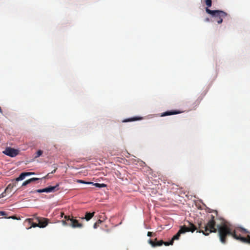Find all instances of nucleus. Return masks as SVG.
Listing matches in <instances>:
<instances>
[{"instance_id": "13", "label": "nucleus", "mask_w": 250, "mask_h": 250, "mask_svg": "<svg viewBox=\"0 0 250 250\" xmlns=\"http://www.w3.org/2000/svg\"><path fill=\"white\" fill-rule=\"evenodd\" d=\"M39 180H40V178H30V179H29L24 181L22 183V186H25L31 183L32 182L38 181Z\"/></svg>"}, {"instance_id": "3", "label": "nucleus", "mask_w": 250, "mask_h": 250, "mask_svg": "<svg viewBox=\"0 0 250 250\" xmlns=\"http://www.w3.org/2000/svg\"><path fill=\"white\" fill-rule=\"evenodd\" d=\"M206 11L208 14L210 15L218 24H221L223 22V19L228 16L226 12L222 10H211L209 8H206Z\"/></svg>"}, {"instance_id": "8", "label": "nucleus", "mask_w": 250, "mask_h": 250, "mask_svg": "<svg viewBox=\"0 0 250 250\" xmlns=\"http://www.w3.org/2000/svg\"><path fill=\"white\" fill-rule=\"evenodd\" d=\"M36 220L38 222V224H41V225H44V227L48 225L49 222V219L43 217H37Z\"/></svg>"}, {"instance_id": "19", "label": "nucleus", "mask_w": 250, "mask_h": 250, "mask_svg": "<svg viewBox=\"0 0 250 250\" xmlns=\"http://www.w3.org/2000/svg\"><path fill=\"white\" fill-rule=\"evenodd\" d=\"M205 2L206 5L207 6V8H208V7H211V4H212V0H205Z\"/></svg>"}, {"instance_id": "4", "label": "nucleus", "mask_w": 250, "mask_h": 250, "mask_svg": "<svg viewBox=\"0 0 250 250\" xmlns=\"http://www.w3.org/2000/svg\"><path fill=\"white\" fill-rule=\"evenodd\" d=\"M188 226L186 227L185 225L182 226L180 227V229L178 231V232L173 236L172 238V241L174 242V240H178L181 234L185 233L186 232L191 231L193 232L197 228L194 226V225L189 222H188Z\"/></svg>"}, {"instance_id": "22", "label": "nucleus", "mask_w": 250, "mask_h": 250, "mask_svg": "<svg viewBox=\"0 0 250 250\" xmlns=\"http://www.w3.org/2000/svg\"><path fill=\"white\" fill-rule=\"evenodd\" d=\"M173 244V242L171 240V241L169 242H164L163 244H164L166 246H168L169 245H172Z\"/></svg>"}, {"instance_id": "31", "label": "nucleus", "mask_w": 250, "mask_h": 250, "mask_svg": "<svg viewBox=\"0 0 250 250\" xmlns=\"http://www.w3.org/2000/svg\"><path fill=\"white\" fill-rule=\"evenodd\" d=\"M63 215H64V213L63 212H61V217H62Z\"/></svg>"}, {"instance_id": "14", "label": "nucleus", "mask_w": 250, "mask_h": 250, "mask_svg": "<svg viewBox=\"0 0 250 250\" xmlns=\"http://www.w3.org/2000/svg\"><path fill=\"white\" fill-rule=\"evenodd\" d=\"M95 212H93L92 213L90 212H86L85 217H83L82 219H85L86 221H89L90 219H91L93 216L94 215Z\"/></svg>"}, {"instance_id": "28", "label": "nucleus", "mask_w": 250, "mask_h": 250, "mask_svg": "<svg viewBox=\"0 0 250 250\" xmlns=\"http://www.w3.org/2000/svg\"><path fill=\"white\" fill-rule=\"evenodd\" d=\"M57 169V167H56V168H55V169H54V170H53V171L51 172V173H55V172H56V169Z\"/></svg>"}, {"instance_id": "9", "label": "nucleus", "mask_w": 250, "mask_h": 250, "mask_svg": "<svg viewBox=\"0 0 250 250\" xmlns=\"http://www.w3.org/2000/svg\"><path fill=\"white\" fill-rule=\"evenodd\" d=\"M149 244H150L152 247H158V246H161L162 245H163L164 241L163 240H160L157 241V239L156 238L155 239V241H153L152 240L149 239L148 241Z\"/></svg>"}, {"instance_id": "18", "label": "nucleus", "mask_w": 250, "mask_h": 250, "mask_svg": "<svg viewBox=\"0 0 250 250\" xmlns=\"http://www.w3.org/2000/svg\"><path fill=\"white\" fill-rule=\"evenodd\" d=\"M77 182L78 183L85 184H88V185L93 184V183L91 182H85V181H83L82 180H78Z\"/></svg>"}, {"instance_id": "12", "label": "nucleus", "mask_w": 250, "mask_h": 250, "mask_svg": "<svg viewBox=\"0 0 250 250\" xmlns=\"http://www.w3.org/2000/svg\"><path fill=\"white\" fill-rule=\"evenodd\" d=\"M26 221H28L29 222V224H31V226L29 228V229H30L32 227H33V228H35V227H39V228H44V225H41V224H38V223H34L32 222L33 221V219L32 218H29V219H27L26 220Z\"/></svg>"}, {"instance_id": "17", "label": "nucleus", "mask_w": 250, "mask_h": 250, "mask_svg": "<svg viewBox=\"0 0 250 250\" xmlns=\"http://www.w3.org/2000/svg\"><path fill=\"white\" fill-rule=\"evenodd\" d=\"M92 185L95 186V187L99 188H104L106 186V185L104 184H99V183L94 184L93 183Z\"/></svg>"}, {"instance_id": "16", "label": "nucleus", "mask_w": 250, "mask_h": 250, "mask_svg": "<svg viewBox=\"0 0 250 250\" xmlns=\"http://www.w3.org/2000/svg\"><path fill=\"white\" fill-rule=\"evenodd\" d=\"M27 176L26 172L21 173L20 176L15 179L16 181H19L23 180Z\"/></svg>"}, {"instance_id": "5", "label": "nucleus", "mask_w": 250, "mask_h": 250, "mask_svg": "<svg viewBox=\"0 0 250 250\" xmlns=\"http://www.w3.org/2000/svg\"><path fill=\"white\" fill-rule=\"evenodd\" d=\"M64 219H66L68 222H70L69 223V226L73 228H81L83 226V224L79 223L78 221L73 217L71 218L69 215H64Z\"/></svg>"}, {"instance_id": "7", "label": "nucleus", "mask_w": 250, "mask_h": 250, "mask_svg": "<svg viewBox=\"0 0 250 250\" xmlns=\"http://www.w3.org/2000/svg\"><path fill=\"white\" fill-rule=\"evenodd\" d=\"M59 186V184H57L55 186H50L47 188H45L43 189H39L35 190V191H32L31 192L34 193V192H38V193H42V192H52L56 190V188Z\"/></svg>"}, {"instance_id": "1", "label": "nucleus", "mask_w": 250, "mask_h": 250, "mask_svg": "<svg viewBox=\"0 0 250 250\" xmlns=\"http://www.w3.org/2000/svg\"><path fill=\"white\" fill-rule=\"evenodd\" d=\"M221 222L220 225L217 226L218 229V236L220 242L225 244L227 241V238L229 236H231L234 239L244 243H248L249 241V234L247 237L243 236V235L249 234L250 231L247 229L238 228L236 229H233L231 228L230 226L226 223L223 219H220Z\"/></svg>"}, {"instance_id": "32", "label": "nucleus", "mask_w": 250, "mask_h": 250, "mask_svg": "<svg viewBox=\"0 0 250 250\" xmlns=\"http://www.w3.org/2000/svg\"><path fill=\"white\" fill-rule=\"evenodd\" d=\"M10 218H12V219H16V217L15 216H12V217H11Z\"/></svg>"}, {"instance_id": "25", "label": "nucleus", "mask_w": 250, "mask_h": 250, "mask_svg": "<svg viewBox=\"0 0 250 250\" xmlns=\"http://www.w3.org/2000/svg\"><path fill=\"white\" fill-rule=\"evenodd\" d=\"M6 215V213L5 211H0V216H5Z\"/></svg>"}, {"instance_id": "2", "label": "nucleus", "mask_w": 250, "mask_h": 250, "mask_svg": "<svg viewBox=\"0 0 250 250\" xmlns=\"http://www.w3.org/2000/svg\"><path fill=\"white\" fill-rule=\"evenodd\" d=\"M194 226L197 228V229H199V230L197 232L200 233H203L205 235H208L209 233L211 232H216L217 229L215 228L216 226V221L215 220V217L213 215H211V217L210 219L208 221V222L205 224L203 223L201 221L198 222V226Z\"/></svg>"}, {"instance_id": "6", "label": "nucleus", "mask_w": 250, "mask_h": 250, "mask_svg": "<svg viewBox=\"0 0 250 250\" xmlns=\"http://www.w3.org/2000/svg\"><path fill=\"white\" fill-rule=\"evenodd\" d=\"M3 153L8 156L14 157L19 154V150L8 147L6 148L5 150L3 151Z\"/></svg>"}, {"instance_id": "11", "label": "nucleus", "mask_w": 250, "mask_h": 250, "mask_svg": "<svg viewBox=\"0 0 250 250\" xmlns=\"http://www.w3.org/2000/svg\"><path fill=\"white\" fill-rule=\"evenodd\" d=\"M15 186V184H10L8 185V186L7 187V188H5L4 191L1 194V196L2 197H3L4 196H5V195L4 194H6L7 193H10L11 192L12 189H13V188Z\"/></svg>"}, {"instance_id": "30", "label": "nucleus", "mask_w": 250, "mask_h": 250, "mask_svg": "<svg viewBox=\"0 0 250 250\" xmlns=\"http://www.w3.org/2000/svg\"><path fill=\"white\" fill-rule=\"evenodd\" d=\"M49 174V173H48L47 175H46L45 176H44V177H43V178H47L48 177Z\"/></svg>"}, {"instance_id": "27", "label": "nucleus", "mask_w": 250, "mask_h": 250, "mask_svg": "<svg viewBox=\"0 0 250 250\" xmlns=\"http://www.w3.org/2000/svg\"><path fill=\"white\" fill-rule=\"evenodd\" d=\"M210 21V20L209 18H206L205 19V21L206 22H209V21Z\"/></svg>"}, {"instance_id": "20", "label": "nucleus", "mask_w": 250, "mask_h": 250, "mask_svg": "<svg viewBox=\"0 0 250 250\" xmlns=\"http://www.w3.org/2000/svg\"><path fill=\"white\" fill-rule=\"evenodd\" d=\"M103 222L100 219H99L94 224L93 226V228L94 229L97 228V227L99 226L100 224Z\"/></svg>"}, {"instance_id": "15", "label": "nucleus", "mask_w": 250, "mask_h": 250, "mask_svg": "<svg viewBox=\"0 0 250 250\" xmlns=\"http://www.w3.org/2000/svg\"><path fill=\"white\" fill-rule=\"evenodd\" d=\"M141 119H142V118H141V117H135L125 119L123 121V122H132V121L140 120Z\"/></svg>"}, {"instance_id": "10", "label": "nucleus", "mask_w": 250, "mask_h": 250, "mask_svg": "<svg viewBox=\"0 0 250 250\" xmlns=\"http://www.w3.org/2000/svg\"><path fill=\"white\" fill-rule=\"evenodd\" d=\"M182 112H183L182 111L177 110L167 111L163 113L161 115V116L163 117V116H169V115H175V114L181 113Z\"/></svg>"}, {"instance_id": "26", "label": "nucleus", "mask_w": 250, "mask_h": 250, "mask_svg": "<svg viewBox=\"0 0 250 250\" xmlns=\"http://www.w3.org/2000/svg\"><path fill=\"white\" fill-rule=\"evenodd\" d=\"M147 235L148 236L151 237V236H152V232H150V231H148L147 232Z\"/></svg>"}, {"instance_id": "21", "label": "nucleus", "mask_w": 250, "mask_h": 250, "mask_svg": "<svg viewBox=\"0 0 250 250\" xmlns=\"http://www.w3.org/2000/svg\"><path fill=\"white\" fill-rule=\"evenodd\" d=\"M42 151L41 150H38L36 153V155L35 156V158H37L39 157L40 156H41L42 154Z\"/></svg>"}, {"instance_id": "24", "label": "nucleus", "mask_w": 250, "mask_h": 250, "mask_svg": "<svg viewBox=\"0 0 250 250\" xmlns=\"http://www.w3.org/2000/svg\"><path fill=\"white\" fill-rule=\"evenodd\" d=\"M26 176H30V175H34L35 173L34 172H26Z\"/></svg>"}, {"instance_id": "33", "label": "nucleus", "mask_w": 250, "mask_h": 250, "mask_svg": "<svg viewBox=\"0 0 250 250\" xmlns=\"http://www.w3.org/2000/svg\"><path fill=\"white\" fill-rule=\"evenodd\" d=\"M215 212L216 213V214H217V211L215 210Z\"/></svg>"}, {"instance_id": "23", "label": "nucleus", "mask_w": 250, "mask_h": 250, "mask_svg": "<svg viewBox=\"0 0 250 250\" xmlns=\"http://www.w3.org/2000/svg\"><path fill=\"white\" fill-rule=\"evenodd\" d=\"M66 221H67L66 219H65V220L62 221V224L63 226L69 225V223H67Z\"/></svg>"}, {"instance_id": "29", "label": "nucleus", "mask_w": 250, "mask_h": 250, "mask_svg": "<svg viewBox=\"0 0 250 250\" xmlns=\"http://www.w3.org/2000/svg\"><path fill=\"white\" fill-rule=\"evenodd\" d=\"M249 241L248 242V244H250V235H249Z\"/></svg>"}]
</instances>
